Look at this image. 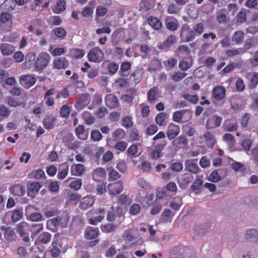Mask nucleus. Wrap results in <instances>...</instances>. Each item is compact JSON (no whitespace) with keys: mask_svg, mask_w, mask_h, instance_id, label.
<instances>
[{"mask_svg":"<svg viewBox=\"0 0 258 258\" xmlns=\"http://www.w3.org/2000/svg\"><path fill=\"white\" fill-rule=\"evenodd\" d=\"M50 60V56L46 52L39 53L35 58L34 66L38 71L43 70L48 64Z\"/></svg>","mask_w":258,"mask_h":258,"instance_id":"f257e3e1","label":"nucleus"},{"mask_svg":"<svg viewBox=\"0 0 258 258\" xmlns=\"http://www.w3.org/2000/svg\"><path fill=\"white\" fill-rule=\"evenodd\" d=\"M88 60L94 62H100L104 58V52L99 47L91 48L88 54Z\"/></svg>","mask_w":258,"mask_h":258,"instance_id":"f03ea898","label":"nucleus"},{"mask_svg":"<svg viewBox=\"0 0 258 258\" xmlns=\"http://www.w3.org/2000/svg\"><path fill=\"white\" fill-rule=\"evenodd\" d=\"M89 214L90 215H96L93 218H90L88 220L89 224L95 225L103 220L105 215V210L103 208H99L97 209L89 211Z\"/></svg>","mask_w":258,"mask_h":258,"instance_id":"7ed1b4c3","label":"nucleus"},{"mask_svg":"<svg viewBox=\"0 0 258 258\" xmlns=\"http://www.w3.org/2000/svg\"><path fill=\"white\" fill-rule=\"evenodd\" d=\"M204 30V25L199 23L194 26L192 30H190L187 35L186 41L189 42L194 40L197 35H200L203 33Z\"/></svg>","mask_w":258,"mask_h":258,"instance_id":"20e7f679","label":"nucleus"},{"mask_svg":"<svg viewBox=\"0 0 258 258\" xmlns=\"http://www.w3.org/2000/svg\"><path fill=\"white\" fill-rule=\"evenodd\" d=\"M109 193L111 195L115 196L119 194L123 189L122 182L120 181L109 183L108 185Z\"/></svg>","mask_w":258,"mask_h":258,"instance_id":"39448f33","label":"nucleus"},{"mask_svg":"<svg viewBox=\"0 0 258 258\" xmlns=\"http://www.w3.org/2000/svg\"><path fill=\"white\" fill-rule=\"evenodd\" d=\"M222 118L221 116L214 115L209 117L206 122V127L208 129H212L219 126L221 123Z\"/></svg>","mask_w":258,"mask_h":258,"instance_id":"423d86ee","label":"nucleus"},{"mask_svg":"<svg viewBox=\"0 0 258 258\" xmlns=\"http://www.w3.org/2000/svg\"><path fill=\"white\" fill-rule=\"evenodd\" d=\"M61 247L57 240H53L47 253H50L53 257H57L61 253Z\"/></svg>","mask_w":258,"mask_h":258,"instance_id":"0eeeda50","label":"nucleus"},{"mask_svg":"<svg viewBox=\"0 0 258 258\" xmlns=\"http://www.w3.org/2000/svg\"><path fill=\"white\" fill-rule=\"evenodd\" d=\"M226 90L224 87L218 86L214 88L212 91V96L217 101L222 100L225 96Z\"/></svg>","mask_w":258,"mask_h":258,"instance_id":"6e6552de","label":"nucleus"},{"mask_svg":"<svg viewBox=\"0 0 258 258\" xmlns=\"http://www.w3.org/2000/svg\"><path fill=\"white\" fill-rule=\"evenodd\" d=\"M95 199L91 196H86L82 198L80 203L79 207L83 210H86L91 207L94 204Z\"/></svg>","mask_w":258,"mask_h":258,"instance_id":"1a4fd4ad","label":"nucleus"},{"mask_svg":"<svg viewBox=\"0 0 258 258\" xmlns=\"http://www.w3.org/2000/svg\"><path fill=\"white\" fill-rule=\"evenodd\" d=\"M180 133V127L178 125L170 123L168 126L167 136L169 140L174 139Z\"/></svg>","mask_w":258,"mask_h":258,"instance_id":"9d476101","label":"nucleus"},{"mask_svg":"<svg viewBox=\"0 0 258 258\" xmlns=\"http://www.w3.org/2000/svg\"><path fill=\"white\" fill-rule=\"evenodd\" d=\"M106 104L111 108H116L118 106L117 98L113 94H108L105 97Z\"/></svg>","mask_w":258,"mask_h":258,"instance_id":"9b49d317","label":"nucleus"},{"mask_svg":"<svg viewBox=\"0 0 258 258\" xmlns=\"http://www.w3.org/2000/svg\"><path fill=\"white\" fill-rule=\"evenodd\" d=\"M185 170L194 174H197L199 172V167L197 163L192 159H188L185 161Z\"/></svg>","mask_w":258,"mask_h":258,"instance_id":"f8f14e48","label":"nucleus"},{"mask_svg":"<svg viewBox=\"0 0 258 258\" xmlns=\"http://www.w3.org/2000/svg\"><path fill=\"white\" fill-rule=\"evenodd\" d=\"M244 238L248 240L258 242V229H247L245 232Z\"/></svg>","mask_w":258,"mask_h":258,"instance_id":"ddd939ff","label":"nucleus"},{"mask_svg":"<svg viewBox=\"0 0 258 258\" xmlns=\"http://www.w3.org/2000/svg\"><path fill=\"white\" fill-rule=\"evenodd\" d=\"M71 173L73 175L81 176L85 171V167L82 164H74L71 168Z\"/></svg>","mask_w":258,"mask_h":258,"instance_id":"4468645a","label":"nucleus"},{"mask_svg":"<svg viewBox=\"0 0 258 258\" xmlns=\"http://www.w3.org/2000/svg\"><path fill=\"white\" fill-rule=\"evenodd\" d=\"M245 77L247 79H248L249 80L250 88H255L257 86L258 73H247L246 74Z\"/></svg>","mask_w":258,"mask_h":258,"instance_id":"2eb2a0df","label":"nucleus"},{"mask_svg":"<svg viewBox=\"0 0 258 258\" xmlns=\"http://www.w3.org/2000/svg\"><path fill=\"white\" fill-rule=\"evenodd\" d=\"M105 175V169L103 168L98 167L92 172V178L94 181H100Z\"/></svg>","mask_w":258,"mask_h":258,"instance_id":"dca6fc26","label":"nucleus"},{"mask_svg":"<svg viewBox=\"0 0 258 258\" xmlns=\"http://www.w3.org/2000/svg\"><path fill=\"white\" fill-rule=\"evenodd\" d=\"M88 97V95L86 93L80 95L78 101L75 105V107L79 110L82 109L87 104Z\"/></svg>","mask_w":258,"mask_h":258,"instance_id":"f3484780","label":"nucleus"},{"mask_svg":"<svg viewBox=\"0 0 258 258\" xmlns=\"http://www.w3.org/2000/svg\"><path fill=\"white\" fill-rule=\"evenodd\" d=\"M35 58L36 53L35 52L28 53L25 56V61L22 64V67L25 69L29 68L33 64Z\"/></svg>","mask_w":258,"mask_h":258,"instance_id":"a211bd4d","label":"nucleus"},{"mask_svg":"<svg viewBox=\"0 0 258 258\" xmlns=\"http://www.w3.org/2000/svg\"><path fill=\"white\" fill-rule=\"evenodd\" d=\"M0 50L3 55H10L14 52L15 48L11 44L3 43L0 45Z\"/></svg>","mask_w":258,"mask_h":258,"instance_id":"6ab92c4d","label":"nucleus"},{"mask_svg":"<svg viewBox=\"0 0 258 258\" xmlns=\"http://www.w3.org/2000/svg\"><path fill=\"white\" fill-rule=\"evenodd\" d=\"M99 233L97 228H94L92 227H88L85 231V235L86 238L92 239L96 238Z\"/></svg>","mask_w":258,"mask_h":258,"instance_id":"aec40b11","label":"nucleus"},{"mask_svg":"<svg viewBox=\"0 0 258 258\" xmlns=\"http://www.w3.org/2000/svg\"><path fill=\"white\" fill-rule=\"evenodd\" d=\"M172 144L176 147H180L184 148L188 145V141L185 136L181 135L174 140Z\"/></svg>","mask_w":258,"mask_h":258,"instance_id":"412c9836","label":"nucleus"},{"mask_svg":"<svg viewBox=\"0 0 258 258\" xmlns=\"http://www.w3.org/2000/svg\"><path fill=\"white\" fill-rule=\"evenodd\" d=\"M66 9V4L64 0H57L54 8L52 9L54 13L59 14Z\"/></svg>","mask_w":258,"mask_h":258,"instance_id":"4be33fe9","label":"nucleus"},{"mask_svg":"<svg viewBox=\"0 0 258 258\" xmlns=\"http://www.w3.org/2000/svg\"><path fill=\"white\" fill-rule=\"evenodd\" d=\"M166 145V142L163 144H160L156 147L154 151L151 153V157L154 159H157L162 156L161 151Z\"/></svg>","mask_w":258,"mask_h":258,"instance_id":"5701e85b","label":"nucleus"},{"mask_svg":"<svg viewBox=\"0 0 258 258\" xmlns=\"http://www.w3.org/2000/svg\"><path fill=\"white\" fill-rule=\"evenodd\" d=\"M55 121V117L53 115H49L44 118L43 124L46 129L51 130L53 127Z\"/></svg>","mask_w":258,"mask_h":258,"instance_id":"b1692460","label":"nucleus"},{"mask_svg":"<svg viewBox=\"0 0 258 258\" xmlns=\"http://www.w3.org/2000/svg\"><path fill=\"white\" fill-rule=\"evenodd\" d=\"M12 193L17 196H22L25 193V187L20 184H16L11 188Z\"/></svg>","mask_w":258,"mask_h":258,"instance_id":"393cba45","label":"nucleus"},{"mask_svg":"<svg viewBox=\"0 0 258 258\" xmlns=\"http://www.w3.org/2000/svg\"><path fill=\"white\" fill-rule=\"evenodd\" d=\"M149 25L155 30H159L162 27V23L160 20L156 18L150 17L148 19Z\"/></svg>","mask_w":258,"mask_h":258,"instance_id":"a878e982","label":"nucleus"},{"mask_svg":"<svg viewBox=\"0 0 258 258\" xmlns=\"http://www.w3.org/2000/svg\"><path fill=\"white\" fill-rule=\"evenodd\" d=\"M53 65L57 69L66 68L69 65V62L64 58L56 59L53 61Z\"/></svg>","mask_w":258,"mask_h":258,"instance_id":"bb28decb","label":"nucleus"},{"mask_svg":"<svg viewBox=\"0 0 258 258\" xmlns=\"http://www.w3.org/2000/svg\"><path fill=\"white\" fill-rule=\"evenodd\" d=\"M174 215V213L171 210L168 209H165L162 214L161 221L162 222H171L172 217Z\"/></svg>","mask_w":258,"mask_h":258,"instance_id":"cd10ccee","label":"nucleus"},{"mask_svg":"<svg viewBox=\"0 0 258 258\" xmlns=\"http://www.w3.org/2000/svg\"><path fill=\"white\" fill-rule=\"evenodd\" d=\"M20 80L23 81L28 87L32 86L36 82L35 78L31 75L22 76Z\"/></svg>","mask_w":258,"mask_h":258,"instance_id":"c85d7f7f","label":"nucleus"},{"mask_svg":"<svg viewBox=\"0 0 258 258\" xmlns=\"http://www.w3.org/2000/svg\"><path fill=\"white\" fill-rule=\"evenodd\" d=\"M176 42L175 37L171 35L162 44H160V48L162 49H166L170 47Z\"/></svg>","mask_w":258,"mask_h":258,"instance_id":"c756f323","label":"nucleus"},{"mask_svg":"<svg viewBox=\"0 0 258 258\" xmlns=\"http://www.w3.org/2000/svg\"><path fill=\"white\" fill-rule=\"evenodd\" d=\"M244 38V34L243 32L241 31H237L235 32L234 34L232 36V39L236 44H239L243 42Z\"/></svg>","mask_w":258,"mask_h":258,"instance_id":"7c9ffc66","label":"nucleus"},{"mask_svg":"<svg viewBox=\"0 0 258 258\" xmlns=\"http://www.w3.org/2000/svg\"><path fill=\"white\" fill-rule=\"evenodd\" d=\"M42 186V183L40 182H34L31 183L28 187V194L29 195L30 193H37Z\"/></svg>","mask_w":258,"mask_h":258,"instance_id":"2f4dec72","label":"nucleus"},{"mask_svg":"<svg viewBox=\"0 0 258 258\" xmlns=\"http://www.w3.org/2000/svg\"><path fill=\"white\" fill-rule=\"evenodd\" d=\"M22 216L23 209L22 208H16L13 211L11 218L13 222H17L22 219Z\"/></svg>","mask_w":258,"mask_h":258,"instance_id":"473e14b6","label":"nucleus"},{"mask_svg":"<svg viewBox=\"0 0 258 258\" xmlns=\"http://www.w3.org/2000/svg\"><path fill=\"white\" fill-rule=\"evenodd\" d=\"M76 134L78 138L85 140L87 138V135L85 133L84 126L79 125L76 128Z\"/></svg>","mask_w":258,"mask_h":258,"instance_id":"72a5a7b5","label":"nucleus"},{"mask_svg":"<svg viewBox=\"0 0 258 258\" xmlns=\"http://www.w3.org/2000/svg\"><path fill=\"white\" fill-rule=\"evenodd\" d=\"M16 7L13 0H6L1 5V8L7 11H12Z\"/></svg>","mask_w":258,"mask_h":258,"instance_id":"f704fd0d","label":"nucleus"},{"mask_svg":"<svg viewBox=\"0 0 258 258\" xmlns=\"http://www.w3.org/2000/svg\"><path fill=\"white\" fill-rule=\"evenodd\" d=\"M111 136L114 140L122 139L125 136V133L122 128H117L112 132Z\"/></svg>","mask_w":258,"mask_h":258,"instance_id":"c9c22d12","label":"nucleus"},{"mask_svg":"<svg viewBox=\"0 0 258 258\" xmlns=\"http://www.w3.org/2000/svg\"><path fill=\"white\" fill-rule=\"evenodd\" d=\"M136 95V92L135 90L131 91L130 93L122 95L121 99L125 102L130 103Z\"/></svg>","mask_w":258,"mask_h":258,"instance_id":"e433bc0d","label":"nucleus"},{"mask_svg":"<svg viewBox=\"0 0 258 258\" xmlns=\"http://www.w3.org/2000/svg\"><path fill=\"white\" fill-rule=\"evenodd\" d=\"M134 229L133 228L125 230L122 235L123 239H126L129 241H133L136 237L133 235Z\"/></svg>","mask_w":258,"mask_h":258,"instance_id":"4c0bfd02","label":"nucleus"},{"mask_svg":"<svg viewBox=\"0 0 258 258\" xmlns=\"http://www.w3.org/2000/svg\"><path fill=\"white\" fill-rule=\"evenodd\" d=\"M157 89L156 87L151 88L148 93V99L149 101L153 103L157 97Z\"/></svg>","mask_w":258,"mask_h":258,"instance_id":"58836bf2","label":"nucleus"},{"mask_svg":"<svg viewBox=\"0 0 258 258\" xmlns=\"http://www.w3.org/2000/svg\"><path fill=\"white\" fill-rule=\"evenodd\" d=\"M225 11V9H221L219 11H218L216 14L217 21L219 23L224 24L227 21V17L224 14Z\"/></svg>","mask_w":258,"mask_h":258,"instance_id":"ea45409f","label":"nucleus"},{"mask_svg":"<svg viewBox=\"0 0 258 258\" xmlns=\"http://www.w3.org/2000/svg\"><path fill=\"white\" fill-rule=\"evenodd\" d=\"M28 227V225L27 223L24 222H21L17 225V231L21 236H24L26 235L25 229Z\"/></svg>","mask_w":258,"mask_h":258,"instance_id":"a19ab883","label":"nucleus"},{"mask_svg":"<svg viewBox=\"0 0 258 258\" xmlns=\"http://www.w3.org/2000/svg\"><path fill=\"white\" fill-rule=\"evenodd\" d=\"M82 117L87 124L90 125L94 122V117L88 112L85 111L83 112Z\"/></svg>","mask_w":258,"mask_h":258,"instance_id":"79ce46f5","label":"nucleus"},{"mask_svg":"<svg viewBox=\"0 0 258 258\" xmlns=\"http://www.w3.org/2000/svg\"><path fill=\"white\" fill-rule=\"evenodd\" d=\"M166 114L164 112L159 113L156 117V122L159 125H164L165 124Z\"/></svg>","mask_w":258,"mask_h":258,"instance_id":"37998d69","label":"nucleus"},{"mask_svg":"<svg viewBox=\"0 0 258 258\" xmlns=\"http://www.w3.org/2000/svg\"><path fill=\"white\" fill-rule=\"evenodd\" d=\"M70 106L67 104H65L60 108V115L62 118H67L70 114Z\"/></svg>","mask_w":258,"mask_h":258,"instance_id":"c03bdc74","label":"nucleus"},{"mask_svg":"<svg viewBox=\"0 0 258 258\" xmlns=\"http://www.w3.org/2000/svg\"><path fill=\"white\" fill-rule=\"evenodd\" d=\"M246 51L243 48H239L237 49H229L228 50L226 54L228 57H232L235 55H237L240 53H244Z\"/></svg>","mask_w":258,"mask_h":258,"instance_id":"a18cd8bd","label":"nucleus"},{"mask_svg":"<svg viewBox=\"0 0 258 258\" xmlns=\"http://www.w3.org/2000/svg\"><path fill=\"white\" fill-rule=\"evenodd\" d=\"M184 113L185 110H183L176 111L173 114V120L176 122H180Z\"/></svg>","mask_w":258,"mask_h":258,"instance_id":"49530a36","label":"nucleus"},{"mask_svg":"<svg viewBox=\"0 0 258 258\" xmlns=\"http://www.w3.org/2000/svg\"><path fill=\"white\" fill-rule=\"evenodd\" d=\"M208 180L213 182H217L221 179V177L217 171L211 172L208 178Z\"/></svg>","mask_w":258,"mask_h":258,"instance_id":"de8ad7c7","label":"nucleus"},{"mask_svg":"<svg viewBox=\"0 0 258 258\" xmlns=\"http://www.w3.org/2000/svg\"><path fill=\"white\" fill-rule=\"evenodd\" d=\"M153 7V6L147 0H142L140 4V9L143 11H148Z\"/></svg>","mask_w":258,"mask_h":258,"instance_id":"09e8293b","label":"nucleus"},{"mask_svg":"<svg viewBox=\"0 0 258 258\" xmlns=\"http://www.w3.org/2000/svg\"><path fill=\"white\" fill-rule=\"evenodd\" d=\"M85 51L81 49H74L71 51L73 56L76 58H81L85 55Z\"/></svg>","mask_w":258,"mask_h":258,"instance_id":"8fccbe9b","label":"nucleus"},{"mask_svg":"<svg viewBox=\"0 0 258 258\" xmlns=\"http://www.w3.org/2000/svg\"><path fill=\"white\" fill-rule=\"evenodd\" d=\"M51 235L48 232H43L39 237V240L43 243H47L50 241Z\"/></svg>","mask_w":258,"mask_h":258,"instance_id":"3c124183","label":"nucleus"},{"mask_svg":"<svg viewBox=\"0 0 258 258\" xmlns=\"http://www.w3.org/2000/svg\"><path fill=\"white\" fill-rule=\"evenodd\" d=\"M62 219L60 217L58 216L49 220L48 222L49 224H51L55 227H62Z\"/></svg>","mask_w":258,"mask_h":258,"instance_id":"603ef678","label":"nucleus"},{"mask_svg":"<svg viewBox=\"0 0 258 258\" xmlns=\"http://www.w3.org/2000/svg\"><path fill=\"white\" fill-rule=\"evenodd\" d=\"M187 75V74L183 72H176L172 75V79L176 82H178L182 80Z\"/></svg>","mask_w":258,"mask_h":258,"instance_id":"864d4df0","label":"nucleus"},{"mask_svg":"<svg viewBox=\"0 0 258 258\" xmlns=\"http://www.w3.org/2000/svg\"><path fill=\"white\" fill-rule=\"evenodd\" d=\"M82 180L78 179L71 182L70 184V187L76 190L80 189L82 186Z\"/></svg>","mask_w":258,"mask_h":258,"instance_id":"5fc2aeb1","label":"nucleus"},{"mask_svg":"<svg viewBox=\"0 0 258 258\" xmlns=\"http://www.w3.org/2000/svg\"><path fill=\"white\" fill-rule=\"evenodd\" d=\"M252 143V141L249 139H245L244 140L241 145L243 150L248 154V152L249 151L251 144Z\"/></svg>","mask_w":258,"mask_h":258,"instance_id":"6e6d98bb","label":"nucleus"},{"mask_svg":"<svg viewBox=\"0 0 258 258\" xmlns=\"http://www.w3.org/2000/svg\"><path fill=\"white\" fill-rule=\"evenodd\" d=\"M52 46L49 48V51L54 56H59L63 54L64 52V49L62 47H57L54 49L52 51Z\"/></svg>","mask_w":258,"mask_h":258,"instance_id":"4d7b16f0","label":"nucleus"},{"mask_svg":"<svg viewBox=\"0 0 258 258\" xmlns=\"http://www.w3.org/2000/svg\"><path fill=\"white\" fill-rule=\"evenodd\" d=\"M14 231L10 227L6 228V232L4 234L5 238L9 241H11L13 239L14 235Z\"/></svg>","mask_w":258,"mask_h":258,"instance_id":"13d9d810","label":"nucleus"},{"mask_svg":"<svg viewBox=\"0 0 258 258\" xmlns=\"http://www.w3.org/2000/svg\"><path fill=\"white\" fill-rule=\"evenodd\" d=\"M180 11V8L178 7L175 4H171L168 6L167 12L168 13L177 14Z\"/></svg>","mask_w":258,"mask_h":258,"instance_id":"bf43d9fd","label":"nucleus"},{"mask_svg":"<svg viewBox=\"0 0 258 258\" xmlns=\"http://www.w3.org/2000/svg\"><path fill=\"white\" fill-rule=\"evenodd\" d=\"M183 169V165L180 162H175L171 164V169L173 172H180Z\"/></svg>","mask_w":258,"mask_h":258,"instance_id":"052dcab7","label":"nucleus"},{"mask_svg":"<svg viewBox=\"0 0 258 258\" xmlns=\"http://www.w3.org/2000/svg\"><path fill=\"white\" fill-rule=\"evenodd\" d=\"M127 146V144L124 141H120L115 144V148L116 150L122 152L124 151Z\"/></svg>","mask_w":258,"mask_h":258,"instance_id":"680f3d73","label":"nucleus"},{"mask_svg":"<svg viewBox=\"0 0 258 258\" xmlns=\"http://www.w3.org/2000/svg\"><path fill=\"white\" fill-rule=\"evenodd\" d=\"M107 69L110 74H114L118 69V66L114 62H111L108 65Z\"/></svg>","mask_w":258,"mask_h":258,"instance_id":"e2e57ef3","label":"nucleus"},{"mask_svg":"<svg viewBox=\"0 0 258 258\" xmlns=\"http://www.w3.org/2000/svg\"><path fill=\"white\" fill-rule=\"evenodd\" d=\"M236 89L238 91H242L245 89V84L241 78H238L235 83Z\"/></svg>","mask_w":258,"mask_h":258,"instance_id":"0e129e2a","label":"nucleus"},{"mask_svg":"<svg viewBox=\"0 0 258 258\" xmlns=\"http://www.w3.org/2000/svg\"><path fill=\"white\" fill-rule=\"evenodd\" d=\"M249 61L252 67L258 66V50L254 53L252 58L249 59Z\"/></svg>","mask_w":258,"mask_h":258,"instance_id":"69168bd1","label":"nucleus"},{"mask_svg":"<svg viewBox=\"0 0 258 258\" xmlns=\"http://www.w3.org/2000/svg\"><path fill=\"white\" fill-rule=\"evenodd\" d=\"M139 167L142 169L144 172H149L151 168V164L148 161L143 162L141 165H138Z\"/></svg>","mask_w":258,"mask_h":258,"instance_id":"338daca9","label":"nucleus"},{"mask_svg":"<svg viewBox=\"0 0 258 258\" xmlns=\"http://www.w3.org/2000/svg\"><path fill=\"white\" fill-rule=\"evenodd\" d=\"M102 137V135L98 131H93L91 133V138L94 141H100Z\"/></svg>","mask_w":258,"mask_h":258,"instance_id":"774afa93","label":"nucleus"}]
</instances>
